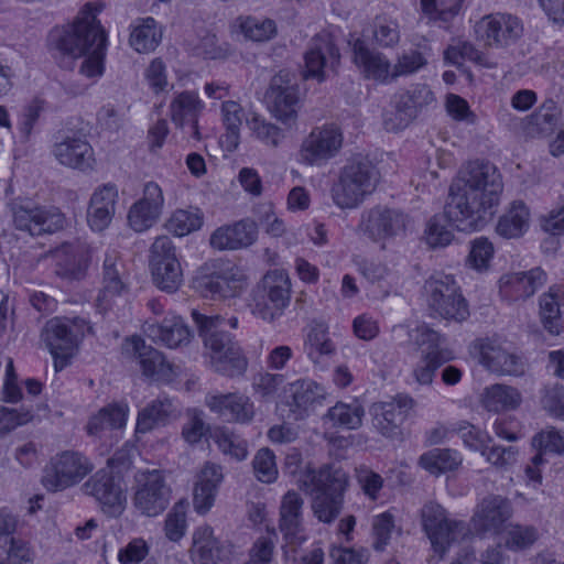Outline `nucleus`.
I'll return each instance as SVG.
<instances>
[{
    "label": "nucleus",
    "instance_id": "f257e3e1",
    "mask_svg": "<svg viewBox=\"0 0 564 564\" xmlns=\"http://www.w3.org/2000/svg\"><path fill=\"white\" fill-rule=\"evenodd\" d=\"M503 189L501 175L490 162H468L449 187L444 214L433 216L426 226V242L446 247L453 240L448 226L459 231L481 229L492 218Z\"/></svg>",
    "mask_w": 564,
    "mask_h": 564
},
{
    "label": "nucleus",
    "instance_id": "f03ea898",
    "mask_svg": "<svg viewBox=\"0 0 564 564\" xmlns=\"http://www.w3.org/2000/svg\"><path fill=\"white\" fill-rule=\"evenodd\" d=\"M96 14L97 10L87 3L73 24L55 28L48 35V46L59 65L70 68L74 59L84 57L79 74L87 78L104 73L107 35Z\"/></svg>",
    "mask_w": 564,
    "mask_h": 564
},
{
    "label": "nucleus",
    "instance_id": "7ed1b4c3",
    "mask_svg": "<svg viewBox=\"0 0 564 564\" xmlns=\"http://www.w3.org/2000/svg\"><path fill=\"white\" fill-rule=\"evenodd\" d=\"M192 317L208 350L213 370L229 378L242 376L248 368V360L234 336L223 329L225 318L219 315L208 316L197 310H192Z\"/></svg>",
    "mask_w": 564,
    "mask_h": 564
},
{
    "label": "nucleus",
    "instance_id": "20e7f679",
    "mask_svg": "<svg viewBox=\"0 0 564 564\" xmlns=\"http://www.w3.org/2000/svg\"><path fill=\"white\" fill-rule=\"evenodd\" d=\"M299 481L306 489L316 491L312 500V511L318 521L324 523L335 521L344 505V492L348 484L346 473L328 465L317 470L307 466Z\"/></svg>",
    "mask_w": 564,
    "mask_h": 564
},
{
    "label": "nucleus",
    "instance_id": "39448f33",
    "mask_svg": "<svg viewBox=\"0 0 564 564\" xmlns=\"http://www.w3.org/2000/svg\"><path fill=\"white\" fill-rule=\"evenodd\" d=\"M379 172L366 158H354L341 170L339 181L333 186L334 203L341 209L356 208L375 189Z\"/></svg>",
    "mask_w": 564,
    "mask_h": 564
},
{
    "label": "nucleus",
    "instance_id": "423d86ee",
    "mask_svg": "<svg viewBox=\"0 0 564 564\" xmlns=\"http://www.w3.org/2000/svg\"><path fill=\"white\" fill-rule=\"evenodd\" d=\"M90 329L89 323L79 316H58L45 323L41 337L54 358L56 371L67 366L79 341Z\"/></svg>",
    "mask_w": 564,
    "mask_h": 564
},
{
    "label": "nucleus",
    "instance_id": "0eeeda50",
    "mask_svg": "<svg viewBox=\"0 0 564 564\" xmlns=\"http://www.w3.org/2000/svg\"><path fill=\"white\" fill-rule=\"evenodd\" d=\"M8 207L14 228L31 236L56 232L65 224V217L57 208L37 205L28 198L12 199Z\"/></svg>",
    "mask_w": 564,
    "mask_h": 564
},
{
    "label": "nucleus",
    "instance_id": "6e6552de",
    "mask_svg": "<svg viewBox=\"0 0 564 564\" xmlns=\"http://www.w3.org/2000/svg\"><path fill=\"white\" fill-rule=\"evenodd\" d=\"M291 283L283 270L269 271L253 295L252 313L267 322L280 317L289 305Z\"/></svg>",
    "mask_w": 564,
    "mask_h": 564
},
{
    "label": "nucleus",
    "instance_id": "1a4fd4ad",
    "mask_svg": "<svg viewBox=\"0 0 564 564\" xmlns=\"http://www.w3.org/2000/svg\"><path fill=\"white\" fill-rule=\"evenodd\" d=\"M421 523L434 552L442 557L448 546L464 539L468 530L463 521L451 520L446 510L436 501H426L420 511Z\"/></svg>",
    "mask_w": 564,
    "mask_h": 564
},
{
    "label": "nucleus",
    "instance_id": "9d476101",
    "mask_svg": "<svg viewBox=\"0 0 564 564\" xmlns=\"http://www.w3.org/2000/svg\"><path fill=\"white\" fill-rule=\"evenodd\" d=\"M424 291L429 307L436 315L456 322L465 321L469 316L467 302L452 275L430 278L424 284Z\"/></svg>",
    "mask_w": 564,
    "mask_h": 564
},
{
    "label": "nucleus",
    "instance_id": "9b49d317",
    "mask_svg": "<svg viewBox=\"0 0 564 564\" xmlns=\"http://www.w3.org/2000/svg\"><path fill=\"white\" fill-rule=\"evenodd\" d=\"M94 466L76 451H63L53 456L44 469L42 484L48 491H59L80 482Z\"/></svg>",
    "mask_w": 564,
    "mask_h": 564
},
{
    "label": "nucleus",
    "instance_id": "f8f14e48",
    "mask_svg": "<svg viewBox=\"0 0 564 564\" xmlns=\"http://www.w3.org/2000/svg\"><path fill=\"white\" fill-rule=\"evenodd\" d=\"M435 101V96L425 84L412 85L409 89L395 94L393 109L386 112L383 124L387 131L405 129L419 115Z\"/></svg>",
    "mask_w": 564,
    "mask_h": 564
},
{
    "label": "nucleus",
    "instance_id": "ddd939ff",
    "mask_svg": "<svg viewBox=\"0 0 564 564\" xmlns=\"http://www.w3.org/2000/svg\"><path fill=\"white\" fill-rule=\"evenodd\" d=\"M133 505L143 516L156 517L169 506L171 488L159 469H144L135 474Z\"/></svg>",
    "mask_w": 564,
    "mask_h": 564
},
{
    "label": "nucleus",
    "instance_id": "4468645a",
    "mask_svg": "<svg viewBox=\"0 0 564 564\" xmlns=\"http://www.w3.org/2000/svg\"><path fill=\"white\" fill-rule=\"evenodd\" d=\"M85 495L93 497L104 513L119 517L126 509L127 495L122 479L109 468L91 475L82 486Z\"/></svg>",
    "mask_w": 564,
    "mask_h": 564
},
{
    "label": "nucleus",
    "instance_id": "2eb2a0df",
    "mask_svg": "<svg viewBox=\"0 0 564 564\" xmlns=\"http://www.w3.org/2000/svg\"><path fill=\"white\" fill-rule=\"evenodd\" d=\"M265 98L278 121L286 129L295 126L301 100L294 75L285 70L274 75L265 93Z\"/></svg>",
    "mask_w": 564,
    "mask_h": 564
},
{
    "label": "nucleus",
    "instance_id": "dca6fc26",
    "mask_svg": "<svg viewBox=\"0 0 564 564\" xmlns=\"http://www.w3.org/2000/svg\"><path fill=\"white\" fill-rule=\"evenodd\" d=\"M304 499L295 490L283 495L279 510V529L285 542L282 545L283 558L295 561L297 547L306 541L303 514Z\"/></svg>",
    "mask_w": 564,
    "mask_h": 564
},
{
    "label": "nucleus",
    "instance_id": "f3484780",
    "mask_svg": "<svg viewBox=\"0 0 564 564\" xmlns=\"http://www.w3.org/2000/svg\"><path fill=\"white\" fill-rule=\"evenodd\" d=\"M129 293L128 273L116 250L106 252L102 263V288L97 296L99 312L111 311Z\"/></svg>",
    "mask_w": 564,
    "mask_h": 564
},
{
    "label": "nucleus",
    "instance_id": "a211bd4d",
    "mask_svg": "<svg viewBox=\"0 0 564 564\" xmlns=\"http://www.w3.org/2000/svg\"><path fill=\"white\" fill-rule=\"evenodd\" d=\"M414 404V400L406 394H398L388 402L373 403L369 410L373 429L387 438L400 440L402 425Z\"/></svg>",
    "mask_w": 564,
    "mask_h": 564
},
{
    "label": "nucleus",
    "instance_id": "6ab92c4d",
    "mask_svg": "<svg viewBox=\"0 0 564 564\" xmlns=\"http://www.w3.org/2000/svg\"><path fill=\"white\" fill-rule=\"evenodd\" d=\"M477 36L489 46L505 47L522 35L521 21L511 14L496 13L484 17L475 26Z\"/></svg>",
    "mask_w": 564,
    "mask_h": 564
},
{
    "label": "nucleus",
    "instance_id": "aec40b11",
    "mask_svg": "<svg viewBox=\"0 0 564 564\" xmlns=\"http://www.w3.org/2000/svg\"><path fill=\"white\" fill-rule=\"evenodd\" d=\"M352 63L364 78L381 84L393 83L392 64L389 58L376 48L370 47L360 37L349 41Z\"/></svg>",
    "mask_w": 564,
    "mask_h": 564
},
{
    "label": "nucleus",
    "instance_id": "412c9836",
    "mask_svg": "<svg viewBox=\"0 0 564 564\" xmlns=\"http://www.w3.org/2000/svg\"><path fill=\"white\" fill-rule=\"evenodd\" d=\"M341 143L343 135L337 127L314 128L302 143L301 158L310 165H321L337 154Z\"/></svg>",
    "mask_w": 564,
    "mask_h": 564
},
{
    "label": "nucleus",
    "instance_id": "4be33fe9",
    "mask_svg": "<svg viewBox=\"0 0 564 564\" xmlns=\"http://www.w3.org/2000/svg\"><path fill=\"white\" fill-rule=\"evenodd\" d=\"M512 516V505L508 498L491 495L478 505L471 522L476 534H498Z\"/></svg>",
    "mask_w": 564,
    "mask_h": 564
},
{
    "label": "nucleus",
    "instance_id": "5701e85b",
    "mask_svg": "<svg viewBox=\"0 0 564 564\" xmlns=\"http://www.w3.org/2000/svg\"><path fill=\"white\" fill-rule=\"evenodd\" d=\"M410 225L406 214L398 209L375 207L364 220V230L373 241L404 235Z\"/></svg>",
    "mask_w": 564,
    "mask_h": 564
},
{
    "label": "nucleus",
    "instance_id": "b1692460",
    "mask_svg": "<svg viewBox=\"0 0 564 564\" xmlns=\"http://www.w3.org/2000/svg\"><path fill=\"white\" fill-rule=\"evenodd\" d=\"M52 154L63 166L86 172L94 169L95 156L90 143L85 137L70 133L56 141Z\"/></svg>",
    "mask_w": 564,
    "mask_h": 564
},
{
    "label": "nucleus",
    "instance_id": "393cba45",
    "mask_svg": "<svg viewBox=\"0 0 564 564\" xmlns=\"http://www.w3.org/2000/svg\"><path fill=\"white\" fill-rule=\"evenodd\" d=\"M245 285V275L231 263L199 281L203 295L214 300L236 297Z\"/></svg>",
    "mask_w": 564,
    "mask_h": 564
},
{
    "label": "nucleus",
    "instance_id": "a878e982",
    "mask_svg": "<svg viewBox=\"0 0 564 564\" xmlns=\"http://www.w3.org/2000/svg\"><path fill=\"white\" fill-rule=\"evenodd\" d=\"M143 332L154 343L169 348L187 345L192 337V332L184 319L173 313H169L160 323L147 321Z\"/></svg>",
    "mask_w": 564,
    "mask_h": 564
},
{
    "label": "nucleus",
    "instance_id": "bb28decb",
    "mask_svg": "<svg viewBox=\"0 0 564 564\" xmlns=\"http://www.w3.org/2000/svg\"><path fill=\"white\" fill-rule=\"evenodd\" d=\"M340 53L330 36L317 35L312 39L305 53V78L324 79V68L335 67L339 64Z\"/></svg>",
    "mask_w": 564,
    "mask_h": 564
},
{
    "label": "nucleus",
    "instance_id": "cd10ccee",
    "mask_svg": "<svg viewBox=\"0 0 564 564\" xmlns=\"http://www.w3.org/2000/svg\"><path fill=\"white\" fill-rule=\"evenodd\" d=\"M535 454L525 467L529 480L541 484V466L546 464L545 454H562L564 452V432L555 427H547L536 433L531 440Z\"/></svg>",
    "mask_w": 564,
    "mask_h": 564
},
{
    "label": "nucleus",
    "instance_id": "c85d7f7f",
    "mask_svg": "<svg viewBox=\"0 0 564 564\" xmlns=\"http://www.w3.org/2000/svg\"><path fill=\"white\" fill-rule=\"evenodd\" d=\"M126 349L138 358L144 376L162 381L172 380L173 365L165 359L161 351L145 345L142 338L131 337L127 340Z\"/></svg>",
    "mask_w": 564,
    "mask_h": 564
},
{
    "label": "nucleus",
    "instance_id": "c756f323",
    "mask_svg": "<svg viewBox=\"0 0 564 564\" xmlns=\"http://www.w3.org/2000/svg\"><path fill=\"white\" fill-rule=\"evenodd\" d=\"M257 237V224L251 219H241L217 228L212 234L209 242L217 250H237L251 246Z\"/></svg>",
    "mask_w": 564,
    "mask_h": 564
},
{
    "label": "nucleus",
    "instance_id": "7c9ffc66",
    "mask_svg": "<svg viewBox=\"0 0 564 564\" xmlns=\"http://www.w3.org/2000/svg\"><path fill=\"white\" fill-rule=\"evenodd\" d=\"M180 415L178 403L166 395H160L139 411L135 433L147 434L159 426L169 424Z\"/></svg>",
    "mask_w": 564,
    "mask_h": 564
},
{
    "label": "nucleus",
    "instance_id": "2f4dec72",
    "mask_svg": "<svg viewBox=\"0 0 564 564\" xmlns=\"http://www.w3.org/2000/svg\"><path fill=\"white\" fill-rule=\"evenodd\" d=\"M191 554L194 564H217L227 561L231 550L214 536L210 527L205 525L194 531Z\"/></svg>",
    "mask_w": 564,
    "mask_h": 564
},
{
    "label": "nucleus",
    "instance_id": "473e14b6",
    "mask_svg": "<svg viewBox=\"0 0 564 564\" xmlns=\"http://www.w3.org/2000/svg\"><path fill=\"white\" fill-rule=\"evenodd\" d=\"M56 274L67 280H82L86 275L90 254L80 242L63 243L56 251Z\"/></svg>",
    "mask_w": 564,
    "mask_h": 564
},
{
    "label": "nucleus",
    "instance_id": "72a5a7b5",
    "mask_svg": "<svg viewBox=\"0 0 564 564\" xmlns=\"http://www.w3.org/2000/svg\"><path fill=\"white\" fill-rule=\"evenodd\" d=\"M207 406L228 421L246 423L254 415L253 403L250 399L239 393L208 394Z\"/></svg>",
    "mask_w": 564,
    "mask_h": 564
},
{
    "label": "nucleus",
    "instance_id": "f704fd0d",
    "mask_svg": "<svg viewBox=\"0 0 564 564\" xmlns=\"http://www.w3.org/2000/svg\"><path fill=\"white\" fill-rule=\"evenodd\" d=\"M223 478L221 467L214 463H206L197 474L193 492V505L198 513L204 514L210 510Z\"/></svg>",
    "mask_w": 564,
    "mask_h": 564
},
{
    "label": "nucleus",
    "instance_id": "c9c22d12",
    "mask_svg": "<svg viewBox=\"0 0 564 564\" xmlns=\"http://www.w3.org/2000/svg\"><path fill=\"white\" fill-rule=\"evenodd\" d=\"M500 282L501 289L512 299H528L546 282V273L536 267L525 272L505 275Z\"/></svg>",
    "mask_w": 564,
    "mask_h": 564
},
{
    "label": "nucleus",
    "instance_id": "e433bc0d",
    "mask_svg": "<svg viewBox=\"0 0 564 564\" xmlns=\"http://www.w3.org/2000/svg\"><path fill=\"white\" fill-rule=\"evenodd\" d=\"M564 313V289L552 285L540 297V316L543 327L553 336L561 334L563 326L561 316Z\"/></svg>",
    "mask_w": 564,
    "mask_h": 564
},
{
    "label": "nucleus",
    "instance_id": "4c0bfd02",
    "mask_svg": "<svg viewBox=\"0 0 564 564\" xmlns=\"http://www.w3.org/2000/svg\"><path fill=\"white\" fill-rule=\"evenodd\" d=\"M562 110L557 104L552 100H545L530 117H528L524 130L529 137L551 135L560 120Z\"/></svg>",
    "mask_w": 564,
    "mask_h": 564
},
{
    "label": "nucleus",
    "instance_id": "58836bf2",
    "mask_svg": "<svg viewBox=\"0 0 564 564\" xmlns=\"http://www.w3.org/2000/svg\"><path fill=\"white\" fill-rule=\"evenodd\" d=\"M481 362L492 372L509 376H520L524 372V365L513 354L491 344L482 345Z\"/></svg>",
    "mask_w": 564,
    "mask_h": 564
},
{
    "label": "nucleus",
    "instance_id": "ea45409f",
    "mask_svg": "<svg viewBox=\"0 0 564 564\" xmlns=\"http://www.w3.org/2000/svg\"><path fill=\"white\" fill-rule=\"evenodd\" d=\"M530 226V212L521 200H514L499 217L496 231L506 239H516L523 236Z\"/></svg>",
    "mask_w": 564,
    "mask_h": 564
},
{
    "label": "nucleus",
    "instance_id": "a19ab883",
    "mask_svg": "<svg viewBox=\"0 0 564 564\" xmlns=\"http://www.w3.org/2000/svg\"><path fill=\"white\" fill-rule=\"evenodd\" d=\"M409 338L422 348L424 356L438 358L441 361H449L454 352L444 347L445 337L430 328L426 324L416 326L409 332Z\"/></svg>",
    "mask_w": 564,
    "mask_h": 564
},
{
    "label": "nucleus",
    "instance_id": "79ce46f5",
    "mask_svg": "<svg viewBox=\"0 0 564 564\" xmlns=\"http://www.w3.org/2000/svg\"><path fill=\"white\" fill-rule=\"evenodd\" d=\"M364 416L365 409L358 401L351 403L339 401L328 409L323 420L332 427L357 430L361 426Z\"/></svg>",
    "mask_w": 564,
    "mask_h": 564
},
{
    "label": "nucleus",
    "instance_id": "37998d69",
    "mask_svg": "<svg viewBox=\"0 0 564 564\" xmlns=\"http://www.w3.org/2000/svg\"><path fill=\"white\" fill-rule=\"evenodd\" d=\"M162 32L156 26V21L151 18L138 19L130 34V45L139 53L154 51L160 44Z\"/></svg>",
    "mask_w": 564,
    "mask_h": 564
},
{
    "label": "nucleus",
    "instance_id": "c03bdc74",
    "mask_svg": "<svg viewBox=\"0 0 564 564\" xmlns=\"http://www.w3.org/2000/svg\"><path fill=\"white\" fill-rule=\"evenodd\" d=\"M335 350L336 347L328 336V327L324 323H314L303 344L307 358L317 364L321 357L332 356Z\"/></svg>",
    "mask_w": 564,
    "mask_h": 564
},
{
    "label": "nucleus",
    "instance_id": "a18cd8bd",
    "mask_svg": "<svg viewBox=\"0 0 564 564\" xmlns=\"http://www.w3.org/2000/svg\"><path fill=\"white\" fill-rule=\"evenodd\" d=\"M203 109L204 104L194 91L177 94L170 106L172 121L181 128L186 122L198 119Z\"/></svg>",
    "mask_w": 564,
    "mask_h": 564
},
{
    "label": "nucleus",
    "instance_id": "49530a36",
    "mask_svg": "<svg viewBox=\"0 0 564 564\" xmlns=\"http://www.w3.org/2000/svg\"><path fill=\"white\" fill-rule=\"evenodd\" d=\"M221 112L226 132L221 135L220 141L228 151H234L239 144L245 111L238 102L229 100L223 102Z\"/></svg>",
    "mask_w": 564,
    "mask_h": 564
},
{
    "label": "nucleus",
    "instance_id": "de8ad7c7",
    "mask_svg": "<svg viewBox=\"0 0 564 564\" xmlns=\"http://www.w3.org/2000/svg\"><path fill=\"white\" fill-rule=\"evenodd\" d=\"M422 468L433 475L452 471L462 464V457L457 451L451 448H433L419 458Z\"/></svg>",
    "mask_w": 564,
    "mask_h": 564
},
{
    "label": "nucleus",
    "instance_id": "09e8293b",
    "mask_svg": "<svg viewBox=\"0 0 564 564\" xmlns=\"http://www.w3.org/2000/svg\"><path fill=\"white\" fill-rule=\"evenodd\" d=\"M289 392L292 405L301 412H306L314 404L321 403L325 397L324 388L312 379H299L290 383Z\"/></svg>",
    "mask_w": 564,
    "mask_h": 564
},
{
    "label": "nucleus",
    "instance_id": "8fccbe9b",
    "mask_svg": "<svg viewBox=\"0 0 564 564\" xmlns=\"http://www.w3.org/2000/svg\"><path fill=\"white\" fill-rule=\"evenodd\" d=\"M521 402L520 392L510 386L494 384L486 389L484 404L488 411L513 410Z\"/></svg>",
    "mask_w": 564,
    "mask_h": 564
},
{
    "label": "nucleus",
    "instance_id": "3c124183",
    "mask_svg": "<svg viewBox=\"0 0 564 564\" xmlns=\"http://www.w3.org/2000/svg\"><path fill=\"white\" fill-rule=\"evenodd\" d=\"M246 124L258 141L270 148H278L285 138L284 130L268 121L260 115L253 113L246 118Z\"/></svg>",
    "mask_w": 564,
    "mask_h": 564
},
{
    "label": "nucleus",
    "instance_id": "603ef678",
    "mask_svg": "<svg viewBox=\"0 0 564 564\" xmlns=\"http://www.w3.org/2000/svg\"><path fill=\"white\" fill-rule=\"evenodd\" d=\"M210 438L225 454L237 460H242L248 455V444L239 434L228 427H216L210 432Z\"/></svg>",
    "mask_w": 564,
    "mask_h": 564
},
{
    "label": "nucleus",
    "instance_id": "864d4df0",
    "mask_svg": "<svg viewBox=\"0 0 564 564\" xmlns=\"http://www.w3.org/2000/svg\"><path fill=\"white\" fill-rule=\"evenodd\" d=\"M203 225V214L197 208L176 209L165 224L166 229L176 237H184L198 230Z\"/></svg>",
    "mask_w": 564,
    "mask_h": 564
},
{
    "label": "nucleus",
    "instance_id": "5fc2aeb1",
    "mask_svg": "<svg viewBox=\"0 0 564 564\" xmlns=\"http://www.w3.org/2000/svg\"><path fill=\"white\" fill-rule=\"evenodd\" d=\"M154 284L167 293L175 292L183 282L180 261L151 265Z\"/></svg>",
    "mask_w": 564,
    "mask_h": 564
},
{
    "label": "nucleus",
    "instance_id": "6e6d98bb",
    "mask_svg": "<svg viewBox=\"0 0 564 564\" xmlns=\"http://www.w3.org/2000/svg\"><path fill=\"white\" fill-rule=\"evenodd\" d=\"M427 65V57L424 51L410 48L398 55L392 65L393 82L399 77L413 75Z\"/></svg>",
    "mask_w": 564,
    "mask_h": 564
},
{
    "label": "nucleus",
    "instance_id": "4d7b16f0",
    "mask_svg": "<svg viewBox=\"0 0 564 564\" xmlns=\"http://www.w3.org/2000/svg\"><path fill=\"white\" fill-rule=\"evenodd\" d=\"M540 404L555 419L564 420V387L558 382L546 383L540 390Z\"/></svg>",
    "mask_w": 564,
    "mask_h": 564
},
{
    "label": "nucleus",
    "instance_id": "13d9d810",
    "mask_svg": "<svg viewBox=\"0 0 564 564\" xmlns=\"http://www.w3.org/2000/svg\"><path fill=\"white\" fill-rule=\"evenodd\" d=\"M464 0H421L424 14L431 20L447 23L458 14Z\"/></svg>",
    "mask_w": 564,
    "mask_h": 564
},
{
    "label": "nucleus",
    "instance_id": "bf43d9fd",
    "mask_svg": "<svg viewBox=\"0 0 564 564\" xmlns=\"http://www.w3.org/2000/svg\"><path fill=\"white\" fill-rule=\"evenodd\" d=\"M162 212L134 202L128 212V224L135 232L150 229L160 219Z\"/></svg>",
    "mask_w": 564,
    "mask_h": 564
},
{
    "label": "nucleus",
    "instance_id": "052dcab7",
    "mask_svg": "<svg viewBox=\"0 0 564 564\" xmlns=\"http://www.w3.org/2000/svg\"><path fill=\"white\" fill-rule=\"evenodd\" d=\"M43 111L44 101L37 98L23 107L18 120V130L22 142L30 140L32 131L37 124Z\"/></svg>",
    "mask_w": 564,
    "mask_h": 564
},
{
    "label": "nucleus",
    "instance_id": "680f3d73",
    "mask_svg": "<svg viewBox=\"0 0 564 564\" xmlns=\"http://www.w3.org/2000/svg\"><path fill=\"white\" fill-rule=\"evenodd\" d=\"M453 431L458 434L464 444L473 451L481 452L486 444L491 441L486 432L467 421L453 423Z\"/></svg>",
    "mask_w": 564,
    "mask_h": 564
},
{
    "label": "nucleus",
    "instance_id": "e2e57ef3",
    "mask_svg": "<svg viewBox=\"0 0 564 564\" xmlns=\"http://www.w3.org/2000/svg\"><path fill=\"white\" fill-rule=\"evenodd\" d=\"M256 477L265 484L273 482L278 477L275 456L268 447L261 448L256 454L253 462Z\"/></svg>",
    "mask_w": 564,
    "mask_h": 564
},
{
    "label": "nucleus",
    "instance_id": "0e129e2a",
    "mask_svg": "<svg viewBox=\"0 0 564 564\" xmlns=\"http://www.w3.org/2000/svg\"><path fill=\"white\" fill-rule=\"evenodd\" d=\"M186 531V512L185 506L180 502L175 503L165 519L164 532L170 541H180Z\"/></svg>",
    "mask_w": 564,
    "mask_h": 564
},
{
    "label": "nucleus",
    "instance_id": "69168bd1",
    "mask_svg": "<svg viewBox=\"0 0 564 564\" xmlns=\"http://www.w3.org/2000/svg\"><path fill=\"white\" fill-rule=\"evenodd\" d=\"M487 462L498 468H508L517 462L518 448L516 446L489 445L480 452Z\"/></svg>",
    "mask_w": 564,
    "mask_h": 564
},
{
    "label": "nucleus",
    "instance_id": "338daca9",
    "mask_svg": "<svg viewBox=\"0 0 564 564\" xmlns=\"http://www.w3.org/2000/svg\"><path fill=\"white\" fill-rule=\"evenodd\" d=\"M494 256V245L486 237H478L470 242L468 262L476 270L487 269Z\"/></svg>",
    "mask_w": 564,
    "mask_h": 564
},
{
    "label": "nucleus",
    "instance_id": "774afa93",
    "mask_svg": "<svg viewBox=\"0 0 564 564\" xmlns=\"http://www.w3.org/2000/svg\"><path fill=\"white\" fill-rule=\"evenodd\" d=\"M276 534L274 531L260 536L250 550V558L246 564H270L275 547Z\"/></svg>",
    "mask_w": 564,
    "mask_h": 564
}]
</instances>
